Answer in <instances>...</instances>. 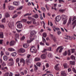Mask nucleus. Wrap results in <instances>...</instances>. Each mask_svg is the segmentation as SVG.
<instances>
[{
  "label": "nucleus",
  "instance_id": "f257e3e1",
  "mask_svg": "<svg viewBox=\"0 0 76 76\" xmlns=\"http://www.w3.org/2000/svg\"><path fill=\"white\" fill-rule=\"evenodd\" d=\"M61 18L63 20L64 22L63 23V24L64 25H65L66 23H67V17L64 15H62L61 16Z\"/></svg>",
  "mask_w": 76,
  "mask_h": 76
},
{
  "label": "nucleus",
  "instance_id": "f03ea898",
  "mask_svg": "<svg viewBox=\"0 0 76 76\" xmlns=\"http://www.w3.org/2000/svg\"><path fill=\"white\" fill-rule=\"evenodd\" d=\"M30 51L31 53H37V49L34 46H32L30 49Z\"/></svg>",
  "mask_w": 76,
  "mask_h": 76
},
{
  "label": "nucleus",
  "instance_id": "7ed1b4c3",
  "mask_svg": "<svg viewBox=\"0 0 76 76\" xmlns=\"http://www.w3.org/2000/svg\"><path fill=\"white\" fill-rule=\"evenodd\" d=\"M37 32H36V31H32L31 32V35L30 36V37H31V38H32V37H33L35 35V34H36Z\"/></svg>",
  "mask_w": 76,
  "mask_h": 76
},
{
  "label": "nucleus",
  "instance_id": "20e7f679",
  "mask_svg": "<svg viewBox=\"0 0 76 76\" xmlns=\"http://www.w3.org/2000/svg\"><path fill=\"white\" fill-rule=\"evenodd\" d=\"M30 41L29 40H27V43H31L32 41H34V39L35 38L33 37H30Z\"/></svg>",
  "mask_w": 76,
  "mask_h": 76
},
{
  "label": "nucleus",
  "instance_id": "39448f33",
  "mask_svg": "<svg viewBox=\"0 0 76 76\" xmlns=\"http://www.w3.org/2000/svg\"><path fill=\"white\" fill-rule=\"evenodd\" d=\"M17 27L19 29H21L22 28V24L21 23H19L17 25Z\"/></svg>",
  "mask_w": 76,
  "mask_h": 76
},
{
  "label": "nucleus",
  "instance_id": "423d86ee",
  "mask_svg": "<svg viewBox=\"0 0 76 76\" xmlns=\"http://www.w3.org/2000/svg\"><path fill=\"white\" fill-rule=\"evenodd\" d=\"M61 19V17H59V16H58L56 17L55 18V20L57 22H59V20H60Z\"/></svg>",
  "mask_w": 76,
  "mask_h": 76
},
{
  "label": "nucleus",
  "instance_id": "0eeeda50",
  "mask_svg": "<svg viewBox=\"0 0 76 76\" xmlns=\"http://www.w3.org/2000/svg\"><path fill=\"white\" fill-rule=\"evenodd\" d=\"M15 41L12 40L11 41L10 43V46H13V45H15Z\"/></svg>",
  "mask_w": 76,
  "mask_h": 76
},
{
  "label": "nucleus",
  "instance_id": "6e6552de",
  "mask_svg": "<svg viewBox=\"0 0 76 76\" xmlns=\"http://www.w3.org/2000/svg\"><path fill=\"white\" fill-rule=\"evenodd\" d=\"M8 26L10 28L13 26V22H10L8 23Z\"/></svg>",
  "mask_w": 76,
  "mask_h": 76
},
{
  "label": "nucleus",
  "instance_id": "1a4fd4ad",
  "mask_svg": "<svg viewBox=\"0 0 76 76\" xmlns=\"http://www.w3.org/2000/svg\"><path fill=\"white\" fill-rule=\"evenodd\" d=\"M61 76H66V73L65 71H61Z\"/></svg>",
  "mask_w": 76,
  "mask_h": 76
},
{
  "label": "nucleus",
  "instance_id": "9d476101",
  "mask_svg": "<svg viewBox=\"0 0 76 76\" xmlns=\"http://www.w3.org/2000/svg\"><path fill=\"white\" fill-rule=\"evenodd\" d=\"M72 25H73V28H74L76 26V20L74 21L72 23Z\"/></svg>",
  "mask_w": 76,
  "mask_h": 76
},
{
  "label": "nucleus",
  "instance_id": "9b49d317",
  "mask_svg": "<svg viewBox=\"0 0 76 76\" xmlns=\"http://www.w3.org/2000/svg\"><path fill=\"white\" fill-rule=\"evenodd\" d=\"M15 39L16 41H17V39H16V38H18L19 37V34L18 33H16L15 35Z\"/></svg>",
  "mask_w": 76,
  "mask_h": 76
},
{
  "label": "nucleus",
  "instance_id": "f8f14e48",
  "mask_svg": "<svg viewBox=\"0 0 76 76\" xmlns=\"http://www.w3.org/2000/svg\"><path fill=\"white\" fill-rule=\"evenodd\" d=\"M25 51V50L23 48H21L19 50V53H24Z\"/></svg>",
  "mask_w": 76,
  "mask_h": 76
},
{
  "label": "nucleus",
  "instance_id": "ddd939ff",
  "mask_svg": "<svg viewBox=\"0 0 76 76\" xmlns=\"http://www.w3.org/2000/svg\"><path fill=\"white\" fill-rule=\"evenodd\" d=\"M41 57L42 59H45V58H46V55L45 54H42L41 55Z\"/></svg>",
  "mask_w": 76,
  "mask_h": 76
},
{
  "label": "nucleus",
  "instance_id": "4468645a",
  "mask_svg": "<svg viewBox=\"0 0 76 76\" xmlns=\"http://www.w3.org/2000/svg\"><path fill=\"white\" fill-rule=\"evenodd\" d=\"M50 35L51 37L52 38V39H53L54 41L55 42V41H56V38H55V37L52 34H50Z\"/></svg>",
  "mask_w": 76,
  "mask_h": 76
},
{
  "label": "nucleus",
  "instance_id": "2eb2a0df",
  "mask_svg": "<svg viewBox=\"0 0 76 76\" xmlns=\"http://www.w3.org/2000/svg\"><path fill=\"white\" fill-rule=\"evenodd\" d=\"M58 64L56 65L55 66V69L57 70H59V68L58 67Z\"/></svg>",
  "mask_w": 76,
  "mask_h": 76
},
{
  "label": "nucleus",
  "instance_id": "dca6fc26",
  "mask_svg": "<svg viewBox=\"0 0 76 76\" xmlns=\"http://www.w3.org/2000/svg\"><path fill=\"white\" fill-rule=\"evenodd\" d=\"M32 17L35 19H38V15L37 14H36L34 15H32Z\"/></svg>",
  "mask_w": 76,
  "mask_h": 76
},
{
  "label": "nucleus",
  "instance_id": "f3484780",
  "mask_svg": "<svg viewBox=\"0 0 76 76\" xmlns=\"http://www.w3.org/2000/svg\"><path fill=\"white\" fill-rule=\"evenodd\" d=\"M13 64H14V62L13 61H12L11 62H9L8 63V65L9 66H12L13 65Z\"/></svg>",
  "mask_w": 76,
  "mask_h": 76
},
{
  "label": "nucleus",
  "instance_id": "a211bd4d",
  "mask_svg": "<svg viewBox=\"0 0 76 76\" xmlns=\"http://www.w3.org/2000/svg\"><path fill=\"white\" fill-rule=\"evenodd\" d=\"M28 47H29V45L28 43L23 45V47H24V48H27Z\"/></svg>",
  "mask_w": 76,
  "mask_h": 76
},
{
  "label": "nucleus",
  "instance_id": "6ab92c4d",
  "mask_svg": "<svg viewBox=\"0 0 76 76\" xmlns=\"http://www.w3.org/2000/svg\"><path fill=\"white\" fill-rule=\"evenodd\" d=\"M48 57L49 58H51V57H53V55L52 54V53H49L48 54Z\"/></svg>",
  "mask_w": 76,
  "mask_h": 76
},
{
  "label": "nucleus",
  "instance_id": "aec40b11",
  "mask_svg": "<svg viewBox=\"0 0 76 76\" xmlns=\"http://www.w3.org/2000/svg\"><path fill=\"white\" fill-rule=\"evenodd\" d=\"M3 60H4V61H7V57L6 56H3Z\"/></svg>",
  "mask_w": 76,
  "mask_h": 76
},
{
  "label": "nucleus",
  "instance_id": "412c9836",
  "mask_svg": "<svg viewBox=\"0 0 76 76\" xmlns=\"http://www.w3.org/2000/svg\"><path fill=\"white\" fill-rule=\"evenodd\" d=\"M0 38H3V33L2 32H0Z\"/></svg>",
  "mask_w": 76,
  "mask_h": 76
},
{
  "label": "nucleus",
  "instance_id": "4be33fe9",
  "mask_svg": "<svg viewBox=\"0 0 76 76\" xmlns=\"http://www.w3.org/2000/svg\"><path fill=\"white\" fill-rule=\"evenodd\" d=\"M9 9L10 10H14V7L13 6H10L9 7Z\"/></svg>",
  "mask_w": 76,
  "mask_h": 76
},
{
  "label": "nucleus",
  "instance_id": "5701e85b",
  "mask_svg": "<svg viewBox=\"0 0 76 76\" xmlns=\"http://www.w3.org/2000/svg\"><path fill=\"white\" fill-rule=\"evenodd\" d=\"M8 50L10 51H15V50L13 48H10L8 49Z\"/></svg>",
  "mask_w": 76,
  "mask_h": 76
},
{
  "label": "nucleus",
  "instance_id": "b1692460",
  "mask_svg": "<svg viewBox=\"0 0 76 76\" xmlns=\"http://www.w3.org/2000/svg\"><path fill=\"white\" fill-rule=\"evenodd\" d=\"M63 56H66L67 55V51L66 50L63 54Z\"/></svg>",
  "mask_w": 76,
  "mask_h": 76
},
{
  "label": "nucleus",
  "instance_id": "393cba45",
  "mask_svg": "<svg viewBox=\"0 0 76 76\" xmlns=\"http://www.w3.org/2000/svg\"><path fill=\"white\" fill-rule=\"evenodd\" d=\"M13 4L15 5V6H18L19 4H18V3L17 1H14L13 2Z\"/></svg>",
  "mask_w": 76,
  "mask_h": 76
},
{
  "label": "nucleus",
  "instance_id": "a878e982",
  "mask_svg": "<svg viewBox=\"0 0 76 76\" xmlns=\"http://www.w3.org/2000/svg\"><path fill=\"white\" fill-rule=\"evenodd\" d=\"M75 56H74L72 55L71 56L70 58L71 59H72V60H75Z\"/></svg>",
  "mask_w": 76,
  "mask_h": 76
},
{
  "label": "nucleus",
  "instance_id": "bb28decb",
  "mask_svg": "<svg viewBox=\"0 0 76 76\" xmlns=\"http://www.w3.org/2000/svg\"><path fill=\"white\" fill-rule=\"evenodd\" d=\"M53 28H55V29H56V30H57V31H59L60 30V28H58L56 27L55 26H53Z\"/></svg>",
  "mask_w": 76,
  "mask_h": 76
},
{
  "label": "nucleus",
  "instance_id": "cd10ccee",
  "mask_svg": "<svg viewBox=\"0 0 76 76\" xmlns=\"http://www.w3.org/2000/svg\"><path fill=\"white\" fill-rule=\"evenodd\" d=\"M20 63H23L24 64L25 63V60L23 58H22L20 60Z\"/></svg>",
  "mask_w": 76,
  "mask_h": 76
},
{
  "label": "nucleus",
  "instance_id": "c85d7f7f",
  "mask_svg": "<svg viewBox=\"0 0 76 76\" xmlns=\"http://www.w3.org/2000/svg\"><path fill=\"white\" fill-rule=\"evenodd\" d=\"M36 65L37 66H38V67H40L41 65V63L40 62H38L37 63Z\"/></svg>",
  "mask_w": 76,
  "mask_h": 76
},
{
  "label": "nucleus",
  "instance_id": "c756f323",
  "mask_svg": "<svg viewBox=\"0 0 76 76\" xmlns=\"http://www.w3.org/2000/svg\"><path fill=\"white\" fill-rule=\"evenodd\" d=\"M71 21H72V18H70L69 19L68 23L67 24L68 25H70V24L71 23Z\"/></svg>",
  "mask_w": 76,
  "mask_h": 76
},
{
  "label": "nucleus",
  "instance_id": "7c9ffc66",
  "mask_svg": "<svg viewBox=\"0 0 76 76\" xmlns=\"http://www.w3.org/2000/svg\"><path fill=\"white\" fill-rule=\"evenodd\" d=\"M16 53L15 52L14 53H12L11 54V55L12 56H13V57H15V56H16Z\"/></svg>",
  "mask_w": 76,
  "mask_h": 76
},
{
  "label": "nucleus",
  "instance_id": "2f4dec72",
  "mask_svg": "<svg viewBox=\"0 0 76 76\" xmlns=\"http://www.w3.org/2000/svg\"><path fill=\"white\" fill-rule=\"evenodd\" d=\"M28 19L29 20H32V21L34 20V19H35L32 18L31 17H28Z\"/></svg>",
  "mask_w": 76,
  "mask_h": 76
},
{
  "label": "nucleus",
  "instance_id": "473e14b6",
  "mask_svg": "<svg viewBox=\"0 0 76 76\" xmlns=\"http://www.w3.org/2000/svg\"><path fill=\"white\" fill-rule=\"evenodd\" d=\"M66 37H67V39H70V40H72V38L68 36H66Z\"/></svg>",
  "mask_w": 76,
  "mask_h": 76
},
{
  "label": "nucleus",
  "instance_id": "72a5a7b5",
  "mask_svg": "<svg viewBox=\"0 0 76 76\" xmlns=\"http://www.w3.org/2000/svg\"><path fill=\"white\" fill-rule=\"evenodd\" d=\"M5 16L6 18H9L10 16V15L7 12L5 13Z\"/></svg>",
  "mask_w": 76,
  "mask_h": 76
},
{
  "label": "nucleus",
  "instance_id": "f704fd0d",
  "mask_svg": "<svg viewBox=\"0 0 76 76\" xmlns=\"http://www.w3.org/2000/svg\"><path fill=\"white\" fill-rule=\"evenodd\" d=\"M64 66L65 69H66V68H67V67H68V66H67V64H64Z\"/></svg>",
  "mask_w": 76,
  "mask_h": 76
},
{
  "label": "nucleus",
  "instance_id": "c9c22d12",
  "mask_svg": "<svg viewBox=\"0 0 76 76\" xmlns=\"http://www.w3.org/2000/svg\"><path fill=\"white\" fill-rule=\"evenodd\" d=\"M70 64H72V65H74L75 62L71 61H70Z\"/></svg>",
  "mask_w": 76,
  "mask_h": 76
},
{
  "label": "nucleus",
  "instance_id": "e433bc0d",
  "mask_svg": "<svg viewBox=\"0 0 76 76\" xmlns=\"http://www.w3.org/2000/svg\"><path fill=\"white\" fill-rule=\"evenodd\" d=\"M34 70H38V67L36 65H34Z\"/></svg>",
  "mask_w": 76,
  "mask_h": 76
},
{
  "label": "nucleus",
  "instance_id": "4c0bfd02",
  "mask_svg": "<svg viewBox=\"0 0 76 76\" xmlns=\"http://www.w3.org/2000/svg\"><path fill=\"white\" fill-rule=\"evenodd\" d=\"M40 60V58H35V61H39Z\"/></svg>",
  "mask_w": 76,
  "mask_h": 76
},
{
  "label": "nucleus",
  "instance_id": "58836bf2",
  "mask_svg": "<svg viewBox=\"0 0 76 76\" xmlns=\"http://www.w3.org/2000/svg\"><path fill=\"white\" fill-rule=\"evenodd\" d=\"M41 10L43 12H45V8L44 7H42L41 8Z\"/></svg>",
  "mask_w": 76,
  "mask_h": 76
},
{
  "label": "nucleus",
  "instance_id": "ea45409f",
  "mask_svg": "<svg viewBox=\"0 0 76 76\" xmlns=\"http://www.w3.org/2000/svg\"><path fill=\"white\" fill-rule=\"evenodd\" d=\"M43 37L46 38V37H47V34L45 33H44L43 34Z\"/></svg>",
  "mask_w": 76,
  "mask_h": 76
},
{
  "label": "nucleus",
  "instance_id": "a19ab883",
  "mask_svg": "<svg viewBox=\"0 0 76 76\" xmlns=\"http://www.w3.org/2000/svg\"><path fill=\"white\" fill-rule=\"evenodd\" d=\"M18 16V15L17 14H15L12 17V18H13V19H14V18H16Z\"/></svg>",
  "mask_w": 76,
  "mask_h": 76
},
{
  "label": "nucleus",
  "instance_id": "79ce46f5",
  "mask_svg": "<svg viewBox=\"0 0 76 76\" xmlns=\"http://www.w3.org/2000/svg\"><path fill=\"white\" fill-rule=\"evenodd\" d=\"M0 28H3V29H4V26L3 25L0 24Z\"/></svg>",
  "mask_w": 76,
  "mask_h": 76
},
{
  "label": "nucleus",
  "instance_id": "37998d69",
  "mask_svg": "<svg viewBox=\"0 0 76 76\" xmlns=\"http://www.w3.org/2000/svg\"><path fill=\"white\" fill-rule=\"evenodd\" d=\"M35 20H36L35 19H33V20L32 21L33 24H37V23H36V22H35Z\"/></svg>",
  "mask_w": 76,
  "mask_h": 76
},
{
  "label": "nucleus",
  "instance_id": "c03bdc74",
  "mask_svg": "<svg viewBox=\"0 0 76 76\" xmlns=\"http://www.w3.org/2000/svg\"><path fill=\"white\" fill-rule=\"evenodd\" d=\"M48 51H51V47H49V48H48Z\"/></svg>",
  "mask_w": 76,
  "mask_h": 76
},
{
  "label": "nucleus",
  "instance_id": "a18cd8bd",
  "mask_svg": "<svg viewBox=\"0 0 76 76\" xmlns=\"http://www.w3.org/2000/svg\"><path fill=\"white\" fill-rule=\"evenodd\" d=\"M59 11L60 12H63L64 11V10H62L61 9H60L59 10Z\"/></svg>",
  "mask_w": 76,
  "mask_h": 76
},
{
  "label": "nucleus",
  "instance_id": "49530a36",
  "mask_svg": "<svg viewBox=\"0 0 76 76\" xmlns=\"http://www.w3.org/2000/svg\"><path fill=\"white\" fill-rule=\"evenodd\" d=\"M1 69L3 70H5V69H6L7 70V67H4V68H2Z\"/></svg>",
  "mask_w": 76,
  "mask_h": 76
},
{
  "label": "nucleus",
  "instance_id": "de8ad7c7",
  "mask_svg": "<svg viewBox=\"0 0 76 76\" xmlns=\"http://www.w3.org/2000/svg\"><path fill=\"white\" fill-rule=\"evenodd\" d=\"M61 47H62V46H59L58 47V48H57L56 50V51L57 52H58V50L61 48Z\"/></svg>",
  "mask_w": 76,
  "mask_h": 76
},
{
  "label": "nucleus",
  "instance_id": "09e8293b",
  "mask_svg": "<svg viewBox=\"0 0 76 76\" xmlns=\"http://www.w3.org/2000/svg\"><path fill=\"white\" fill-rule=\"evenodd\" d=\"M63 48H61L59 51V53H61L62 50H63Z\"/></svg>",
  "mask_w": 76,
  "mask_h": 76
},
{
  "label": "nucleus",
  "instance_id": "8fccbe9b",
  "mask_svg": "<svg viewBox=\"0 0 76 76\" xmlns=\"http://www.w3.org/2000/svg\"><path fill=\"white\" fill-rule=\"evenodd\" d=\"M2 65L3 67H4V66H6V63H5L4 62H3L2 64Z\"/></svg>",
  "mask_w": 76,
  "mask_h": 76
},
{
  "label": "nucleus",
  "instance_id": "3c124183",
  "mask_svg": "<svg viewBox=\"0 0 76 76\" xmlns=\"http://www.w3.org/2000/svg\"><path fill=\"white\" fill-rule=\"evenodd\" d=\"M58 1L59 2V3H61V2H62V3H64V1L63 0H58Z\"/></svg>",
  "mask_w": 76,
  "mask_h": 76
},
{
  "label": "nucleus",
  "instance_id": "603ef678",
  "mask_svg": "<svg viewBox=\"0 0 76 76\" xmlns=\"http://www.w3.org/2000/svg\"><path fill=\"white\" fill-rule=\"evenodd\" d=\"M25 38V37H24V36H23L21 38V41H23V40H24Z\"/></svg>",
  "mask_w": 76,
  "mask_h": 76
},
{
  "label": "nucleus",
  "instance_id": "864d4df0",
  "mask_svg": "<svg viewBox=\"0 0 76 76\" xmlns=\"http://www.w3.org/2000/svg\"><path fill=\"white\" fill-rule=\"evenodd\" d=\"M28 61H29V63H31L32 61V58L28 59Z\"/></svg>",
  "mask_w": 76,
  "mask_h": 76
},
{
  "label": "nucleus",
  "instance_id": "5fc2aeb1",
  "mask_svg": "<svg viewBox=\"0 0 76 76\" xmlns=\"http://www.w3.org/2000/svg\"><path fill=\"white\" fill-rule=\"evenodd\" d=\"M50 66V65H49V64L48 63H47L46 65V67L47 68H48V67Z\"/></svg>",
  "mask_w": 76,
  "mask_h": 76
},
{
  "label": "nucleus",
  "instance_id": "6e6d98bb",
  "mask_svg": "<svg viewBox=\"0 0 76 76\" xmlns=\"http://www.w3.org/2000/svg\"><path fill=\"white\" fill-rule=\"evenodd\" d=\"M5 5H6V4H4L3 6V9H6Z\"/></svg>",
  "mask_w": 76,
  "mask_h": 76
},
{
  "label": "nucleus",
  "instance_id": "4d7b16f0",
  "mask_svg": "<svg viewBox=\"0 0 76 76\" xmlns=\"http://www.w3.org/2000/svg\"><path fill=\"white\" fill-rule=\"evenodd\" d=\"M22 22H26V19H23L22 20Z\"/></svg>",
  "mask_w": 76,
  "mask_h": 76
},
{
  "label": "nucleus",
  "instance_id": "13d9d810",
  "mask_svg": "<svg viewBox=\"0 0 76 76\" xmlns=\"http://www.w3.org/2000/svg\"><path fill=\"white\" fill-rule=\"evenodd\" d=\"M42 41L43 42H46V40H45V39L43 37H42Z\"/></svg>",
  "mask_w": 76,
  "mask_h": 76
},
{
  "label": "nucleus",
  "instance_id": "bf43d9fd",
  "mask_svg": "<svg viewBox=\"0 0 76 76\" xmlns=\"http://www.w3.org/2000/svg\"><path fill=\"white\" fill-rule=\"evenodd\" d=\"M5 18H4L2 20V23H4L5 22Z\"/></svg>",
  "mask_w": 76,
  "mask_h": 76
},
{
  "label": "nucleus",
  "instance_id": "052dcab7",
  "mask_svg": "<svg viewBox=\"0 0 76 76\" xmlns=\"http://www.w3.org/2000/svg\"><path fill=\"white\" fill-rule=\"evenodd\" d=\"M32 21H28L27 22V23L28 24H31V23H32Z\"/></svg>",
  "mask_w": 76,
  "mask_h": 76
},
{
  "label": "nucleus",
  "instance_id": "680f3d73",
  "mask_svg": "<svg viewBox=\"0 0 76 76\" xmlns=\"http://www.w3.org/2000/svg\"><path fill=\"white\" fill-rule=\"evenodd\" d=\"M61 33L60 31H58L57 32V34L58 35H60V34H61Z\"/></svg>",
  "mask_w": 76,
  "mask_h": 76
},
{
  "label": "nucleus",
  "instance_id": "e2e57ef3",
  "mask_svg": "<svg viewBox=\"0 0 76 76\" xmlns=\"http://www.w3.org/2000/svg\"><path fill=\"white\" fill-rule=\"evenodd\" d=\"M40 44L41 45H43V46H44V45H45L44 43H43L42 42H40Z\"/></svg>",
  "mask_w": 76,
  "mask_h": 76
},
{
  "label": "nucleus",
  "instance_id": "0e129e2a",
  "mask_svg": "<svg viewBox=\"0 0 76 76\" xmlns=\"http://www.w3.org/2000/svg\"><path fill=\"white\" fill-rule=\"evenodd\" d=\"M19 58H17L16 59V63H18V62H19Z\"/></svg>",
  "mask_w": 76,
  "mask_h": 76
},
{
  "label": "nucleus",
  "instance_id": "69168bd1",
  "mask_svg": "<svg viewBox=\"0 0 76 76\" xmlns=\"http://www.w3.org/2000/svg\"><path fill=\"white\" fill-rule=\"evenodd\" d=\"M5 54H6L7 56H9V53L8 52H5Z\"/></svg>",
  "mask_w": 76,
  "mask_h": 76
},
{
  "label": "nucleus",
  "instance_id": "338daca9",
  "mask_svg": "<svg viewBox=\"0 0 76 76\" xmlns=\"http://www.w3.org/2000/svg\"><path fill=\"white\" fill-rule=\"evenodd\" d=\"M24 74H27V71H26V70H24Z\"/></svg>",
  "mask_w": 76,
  "mask_h": 76
},
{
  "label": "nucleus",
  "instance_id": "774afa93",
  "mask_svg": "<svg viewBox=\"0 0 76 76\" xmlns=\"http://www.w3.org/2000/svg\"><path fill=\"white\" fill-rule=\"evenodd\" d=\"M9 75V73H6L4 75V76H8Z\"/></svg>",
  "mask_w": 76,
  "mask_h": 76
}]
</instances>
